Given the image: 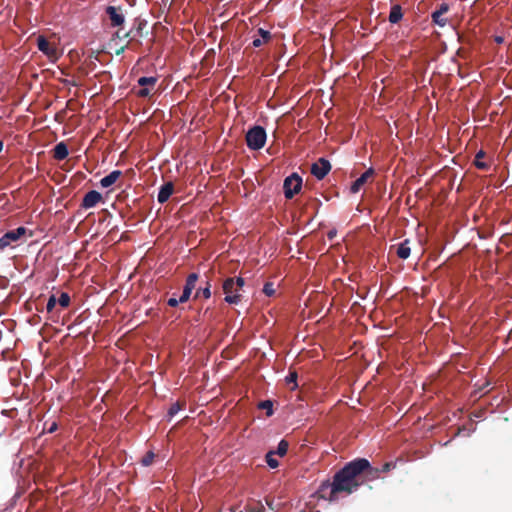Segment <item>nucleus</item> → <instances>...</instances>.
Masks as SVG:
<instances>
[{"mask_svg":"<svg viewBox=\"0 0 512 512\" xmlns=\"http://www.w3.org/2000/svg\"><path fill=\"white\" fill-rule=\"evenodd\" d=\"M199 279V275L197 273H190L187 278L184 287L193 291L196 287V283Z\"/></svg>","mask_w":512,"mask_h":512,"instance_id":"aec40b11","label":"nucleus"},{"mask_svg":"<svg viewBox=\"0 0 512 512\" xmlns=\"http://www.w3.org/2000/svg\"><path fill=\"white\" fill-rule=\"evenodd\" d=\"M155 453L152 452V451H148L144 456L143 458L141 459V463L143 466H150L153 461H154V458H155Z\"/></svg>","mask_w":512,"mask_h":512,"instance_id":"a878e982","label":"nucleus"},{"mask_svg":"<svg viewBox=\"0 0 512 512\" xmlns=\"http://www.w3.org/2000/svg\"><path fill=\"white\" fill-rule=\"evenodd\" d=\"M276 290L274 288V285L273 283L271 282H267L265 283L264 287H263V293L268 296V297H271L275 294Z\"/></svg>","mask_w":512,"mask_h":512,"instance_id":"c756f323","label":"nucleus"},{"mask_svg":"<svg viewBox=\"0 0 512 512\" xmlns=\"http://www.w3.org/2000/svg\"><path fill=\"white\" fill-rule=\"evenodd\" d=\"M3 149V142L0 140V152L2 151Z\"/></svg>","mask_w":512,"mask_h":512,"instance_id":"09e8293b","label":"nucleus"},{"mask_svg":"<svg viewBox=\"0 0 512 512\" xmlns=\"http://www.w3.org/2000/svg\"><path fill=\"white\" fill-rule=\"evenodd\" d=\"M403 17L402 8L400 5H393L389 14V21L392 24L398 23Z\"/></svg>","mask_w":512,"mask_h":512,"instance_id":"a211bd4d","label":"nucleus"},{"mask_svg":"<svg viewBox=\"0 0 512 512\" xmlns=\"http://www.w3.org/2000/svg\"><path fill=\"white\" fill-rule=\"evenodd\" d=\"M244 283H245V281L242 277H237V278L229 277V278L225 279L223 282V285H222L223 291L226 294L224 300L229 304L240 303L241 294H233L232 295V288H233V285H236L241 290L242 287L244 286Z\"/></svg>","mask_w":512,"mask_h":512,"instance_id":"20e7f679","label":"nucleus"},{"mask_svg":"<svg viewBox=\"0 0 512 512\" xmlns=\"http://www.w3.org/2000/svg\"><path fill=\"white\" fill-rule=\"evenodd\" d=\"M331 170L330 162L325 158H319L317 162L311 166V174L318 180H322Z\"/></svg>","mask_w":512,"mask_h":512,"instance_id":"423d86ee","label":"nucleus"},{"mask_svg":"<svg viewBox=\"0 0 512 512\" xmlns=\"http://www.w3.org/2000/svg\"><path fill=\"white\" fill-rule=\"evenodd\" d=\"M366 465L365 462L354 460L347 463L334 475L331 483L327 481L321 484L319 488L321 497L334 501L337 499L338 493L351 494L356 491L362 484L360 475Z\"/></svg>","mask_w":512,"mask_h":512,"instance_id":"f257e3e1","label":"nucleus"},{"mask_svg":"<svg viewBox=\"0 0 512 512\" xmlns=\"http://www.w3.org/2000/svg\"><path fill=\"white\" fill-rule=\"evenodd\" d=\"M211 284L210 281H206V286L204 288H199L195 294V297H198L200 294L205 298L208 299L211 297Z\"/></svg>","mask_w":512,"mask_h":512,"instance_id":"4be33fe9","label":"nucleus"},{"mask_svg":"<svg viewBox=\"0 0 512 512\" xmlns=\"http://www.w3.org/2000/svg\"><path fill=\"white\" fill-rule=\"evenodd\" d=\"M302 187V178L297 174L293 173L284 180L283 189L284 195L287 199H292L298 194Z\"/></svg>","mask_w":512,"mask_h":512,"instance_id":"39448f33","label":"nucleus"},{"mask_svg":"<svg viewBox=\"0 0 512 512\" xmlns=\"http://www.w3.org/2000/svg\"><path fill=\"white\" fill-rule=\"evenodd\" d=\"M137 82H138V85L141 87H148V86L153 87L157 82V78L144 76V77H140Z\"/></svg>","mask_w":512,"mask_h":512,"instance_id":"412c9836","label":"nucleus"},{"mask_svg":"<svg viewBox=\"0 0 512 512\" xmlns=\"http://www.w3.org/2000/svg\"><path fill=\"white\" fill-rule=\"evenodd\" d=\"M266 503H267V505H268L270 508H272V503H271V502H269V501L267 500V501H266Z\"/></svg>","mask_w":512,"mask_h":512,"instance_id":"8fccbe9b","label":"nucleus"},{"mask_svg":"<svg viewBox=\"0 0 512 512\" xmlns=\"http://www.w3.org/2000/svg\"><path fill=\"white\" fill-rule=\"evenodd\" d=\"M115 36H116V37H118V38H120V37H121V34H120L119 32H116V33H115Z\"/></svg>","mask_w":512,"mask_h":512,"instance_id":"3c124183","label":"nucleus"},{"mask_svg":"<svg viewBox=\"0 0 512 512\" xmlns=\"http://www.w3.org/2000/svg\"><path fill=\"white\" fill-rule=\"evenodd\" d=\"M191 293H192L191 290H189L188 288L184 287L182 295L179 297V302L180 303L187 302L189 300L190 296H191Z\"/></svg>","mask_w":512,"mask_h":512,"instance_id":"473e14b6","label":"nucleus"},{"mask_svg":"<svg viewBox=\"0 0 512 512\" xmlns=\"http://www.w3.org/2000/svg\"><path fill=\"white\" fill-rule=\"evenodd\" d=\"M409 244L410 240L405 239L397 246L396 254L400 259H407L410 256L411 248Z\"/></svg>","mask_w":512,"mask_h":512,"instance_id":"dca6fc26","label":"nucleus"},{"mask_svg":"<svg viewBox=\"0 0 512 512\" xmlns=\"http://www.w3.org/2000/svg\"><path fill=\"white\" fill-rule=\"evenodd\" d=\"M246 144L251 150H260L266 143V131L262 126L256 125L246 133Z\"/></svg>","mask_w":512,"mask_h":512,"instance_id":"7ed1b4c3","label":"nucleus"},{"mask_svg":"<svg viewBox=\"0 0 512 512\" xmlns=\"http://www.w3.org/2000/svg\"><path fill=\"white\" fill-rule=\"evenodd\" d=\"M57 41L58 38L55 34H50L48 36L39 35L36 39V45L45 56L50 61H56L58 59V49H57Z\"/></svg>","mask_w":512,"mask_h":512,"instance_id":"f03ea898","label":"nucleus"},{"mask_svg":"<svg viewBox=\"0 0 512 512\" xmlns=\"http://www.w3.org/2000/svg\"><path fill=\"white\" fill-rule=\"evenodd\" d=\"M266 462L271 468H277L279 466V462L274 458V452L271 451L266 454Z\"/></svg>","mask_w":512,"mask_h":512,"instance_id":"cd10ccee","label":"nucleus"},{"mask_svg":"<svg viewBox=\"0 0 512 512\" xmlns=\"http://www.w3.org/2000/svg\"><path fill=\"white\" fill-rule=\"evenodd\" d=\"M121 175L122 172L120 170H114L100 180V185L103 188H108L115 184Z\"/></svg>","mask_w":512,"mask_h":512,"instance_id":"2eb2a0df","label":"nucleus"},{"mask_svg":"<svg viewBox=\"0 0 512 512\" xmlns=\"http://www.w3.org/2000/svg\"><path fill=\"white\" fill-rule=\"evenodd\" d=\"M126 46H122L119 49L116 50V55H120L124 52Z\"/></svg>","mask_w":512,"mask_h":512,"instance_id":"c03bdc74","label":"nucleus"},{"mask_svg":"<svg viewBox=\"0 0 512 512\" xmlns=\"http://www.w3.org/2000/svg\"><path fill=\"white\" fill-rule=\"evenodd\" d=\"M396 467V463H393V462H386L382 465L380 469V474L381 473H387L389 471H391L392 469H394Z\"/></svg>","mask_w":512,"mask_h":512,"instance_id":"72a5a7b5","label":"nucleus"},{"mask_svg":"<svg viewBox=\"0 0 512 512\" xmlns=\"http://www.w3.org/2000/svg\"><path fill=\"white\" fill-rule=\"evenodd\" d=\"M288 447H289V444L286 440H281L279 443H278V447H277V450H276V454L279 455L280 457H283L284 455H286L287 451H288Z\"/></svg>","mask_w":512,"mask_h":512,"instance_id":"b1692460","label":"nucleus"},{"mask_svg":"<svg viewBox=\"0 0 512 512\" xmlns=\"http://www.w3.org/2000/svg\"><path fill=\"white\" fill-rule=\"evenodd\" d=\"M286 380L288 383H294V387H297V383H296V380H297V373L296 372H290L289 375L286 377Z\"/></svg>","mask_w":512,"mask_h":512,"instance_id":"4c0bfd02","label":"nucleus"},{"mask_svg":"<svg viewBox=\"0 0 512 512\" xmlns=\"http://www.w3.org/2000/svg\"><path fill=\"white\" fill-rule=\"evenodd\" d=\"M40 134H41V132H34V138H33L34 143L38 140V137Z\"/></svg>","mask_w":512,"mask_h":512,"instance_id":"a18cd8bd","label":"nucleus"},{"mask_svg":"<svg viewBox=\"0 0 512 512\" xmlns=\"http://www.w3.org/2000/svg\"><path fill=\"white\" fill-rule=\"evenodd\" d=\"M327 235H328L329 239H333L336 236V231L335 230L329 231Z\"/></svg>","mask_w":512,"mask_h":512,"instance_id":"79ce46f5","label":"nucleus"},{"mask_svg":"<svg viewBox=\"0 0 512 512\" xmlns=\"http://www.w3.org/2000/svg\"><path fill=\"white\" fill-rule=\"evenodd\" d=\"M258 33L260 34L262 38L261 40H263V42H268L271 39V33L267 30L260 28Z\"/></svg>","mask_w":512,"mask_h":512,"instance_id":"f704fd0d","label":"nucleus"},{"mask_svg":"<svg viewBox=\"0 0 512 512\" xmlns=\"http://www.w3.org/2000/svg\"><path fill=\"white\" fill-rule=\"evenodd\" d=\"M26 233V228L18 227L14 230L8 231L0 238V249H4L12 242H16Z\"/></svg>","mask_w":512,"mask_h":512,"instance_id":"6e6552de","label":"nucleus"},{"mask_svg":"<svg viewBox=\"0 0 512 512\" xmlns=\"http://www.w3.org/2000/svg\"><path fill=\"white\" fill-rule=\"evenodd\" d=\"M254 47H260L263 44V40L261 39H254L252 42Z\"/></svg>","mask_w":512,"mask_h":512,"instance_id":"ea45409f","label":"nucleus"},{"mask_svg":"<svg viewBox=\"0 0 512 512\" xmlns=\"http://www.w3.org/2000/svg\"><path fill=\"white\" fill-rule=\"evenodd\" d=\"M354 461L365 462L367 464L361 471L360 481H362V483L364 481H373L380 477V469L372 467L367 459L357 458Z\"/></svg>","mask_w":512,"mask_h":512,"instance_id":"0eeeda50","label":"nucleus"},{"mask_svg":"<svg viewBox=\"0 0 512 512\" xmlns=\"http://www.w3.org/2000/svg\"><path fill=\"white\" fill-rule=\"evenodd\" d=\"M62 308H67L70 304V296L66 292H62L59 299L57 300Z\"/></svg>","mask_w":512,"mask_h":512,"instance_id":"bb28decb","label":"nucleus"},{"mask_svg":"<svg viewBox=\"0 0 512 512\" xmlns=\"http://www.w3.org/2000/svg\"><path fill=\"white\" fill-rule=\"evenodd\" d=\"M229 511L230 512H238V508L235 506H232V507H230Z\"/></svg>","mask_w":512,"mask_h":512,"instance_id":"49530a36","label":"nucleus"},{"mask_svg":"<svg viewBox=\"0 0 512 512\" xmlns=\"http://www.w3.org/2000/svg\"><path fill=\"white\" fill-rule=\"evenodd\" d=\"M106 14L109 16L113 27L121 26L125 21V17L120 7L108 6L106 8Z\"/></svg>","mask_w":512,"mask_h":512,"instance_id":"1a4fd4ad","label":"nucleus"},{"mask_svg":"<svg viewBox=\"0 0 512 512\" xmlns=\"http://www.w3.org/2000/svg\"><path fill=\"white\" fill-rule=\"evenodd\" d=\"M40 422H41V420L38 421V423H37V425L35 427V430H39L40 429Z\"/></svg>","mask_w":512,"mask_h":512,"instance_id":"de8ad7c7","label":"nucleus"},{"mask_svg":"<svg viewBox=\"0 0 512 512\" xmlns=\"http://www.w3.org/2000/svg\"><path fill=\"white\" fill-rule=\"evenodd\" d=\"M449 11V5L447 3H441L437 10H435L432 15V21L439 25L440 27H444L447 23V19L443 17Z\"/></svg>","mask_w":512,"mask_h":512,"instance_id":"9b49d317","label":"nucleus"},{"mask_svg":"<svg viewBox=\"0 0 512 512\" xmlns=\"http://www.w3.org/2000/svg\"><path fill=\"white\" fill-rule=\"evenodd\" d=\"M240 289L236 286V285H233V288H232V295L233 294H240L239 293Z\"/></svg>","mask_w":512,"mask_h":512,"instance_id":"37998d69","label":"nucleus"},{"mask_svg":"<svg viewBox=\"0 0 512 512\" xmlns=\"http://www.w3.org/2000/svg\"><path fill=\"white\" fill-rule=\"evenodd\" d=\"M495 42H497L498 44H501L504 42V38L502 36H495L494 38Z\"/></svg>","mask_w":512,"mask_h":512,"instance_id":"a19ab883","label":"nucleus"},{"mask_svg":"<svg viewBox=\"0 0 512 512\" xmlns=\"http://www.w3.org/2000/svg\"><path fill=\"white\" fill-rule=\"evenodd\" d=\"M239 512H265V508L260 502H258L253 505H247L244 511Z\"/></svg>","mask_w":512,"mask_h":512,"instance_id":"393cba45","label":"nucleus"},{"mask_svg":"<svg viewBox=\"0 0 512 512\" xmlns=\"http://www.w3.org/2000/svg\"><path fill=\"white\" fill-rule=\"evenodd\" d=\"M485 156V152L483 150H480L476 156H475V160H474V165L480 169V170H488L489 168V165L488 163L486 162H483L481 158H483Z\"/></svg>","mask_w":512,"mask_h":512,"instance_id":"6ab92c4d","label":"nucleus"},{"mask_svg":"<svg viewBox=\"0 0 512 512\" xmlns=\"http://www.w3.org/2000/svg\"><path fill=\"white\" fill-rule=\"evenodd\" d=\"M44 276H42V271L39 270L38 267H34V276H37L36 283H41L43 286L46 281H53L54 279V267L51 266L49 269L44 268Z\"/></svg>","mask_w":512,"mask_h":512,"instance_id":"4468645a","label":"nucleus"},{"mask_svg":"<svg viewBox=\"0 0 512 512\" xmlns=\"http://www.w3.org/2000/svg\"><path fill=\"white\" fill-rule=\"evenodd\" d=\"M179 303V299H176L175 297H171L167 301V304L171 307H176Z\"/></svg>","mask_w":512,"mask_h":512,"instance_id":"58836bf2","label":"nucleus"},{"mask_svg":"<svg viewBox=\"0 0 512 512\" xmlns=\"http://www.w3.org/2000/svg\"><path fill=\"white\" fill-rule=\"evenodd\" d=\"M57 303V299L55 295L51 294L48 298L47 304H46V310L47 312H51L53 308L55 307Z\"/></svg>","mask_w":512,"mask_h":512,"instance_id":"2f4dec72","label":"nucleus"},{"mask_svg":"<svg viewBox=\"0 0 512 512\" xmlns=\"http://www.w3.org/2000/svg\"><path fill=\"white\" fill-rule=\"evenodd\" d=\"M183 407V404L176 402L171 405V407L168 410L169 417L175 416Z\"/></svg>","mask_w":512,"mask_h":512,"instance_id":"7c9ffc66","label":"nucleus"},{"mask_svg":"<svg viewBox=\"0 0 512 512\" xmlns=\"http://www.w3.org/2000/svg\"><path fill=\"white\" fill-rule=\"evenodd\" d=\"M103 199L102 195L96 191L91 190L85 194L82 199L81 207L84 209H90L95 207Z\"/></svg>","mask_w":512,"mask_h":512,"instance_id":"9d476101","label":"nucleus"},{"mask_svg":"<svg viewBox=\"0 0 512 512\" xmlns=\"http://www.w3.org/2000/svg\"><path fill=\"white\" fill-rule=\"evenodd\" d=\"M150 89L148 87H142L137 91V96L141 98L148 97L150 95Z\"/></svg>","mask_w":512,"mask_h":512,"instance_id":"c9c22d12","label":"nucleus"},{"mask_svg":"<svg viewBox=\"0 0 512 512\" xmlns=\"http://www.w3.org/2000/svg\"><path fill=\"white\" fill-rule=\"evenodd\" d=\"M258 408L262 410H266L267 416H271L273 414V403L270 400L261 401L258 404Z\"/></svg>","mask_w":512,"mask_h":512,"instance_id":"5701e85b","label":"nucleus"},{"mask_svg":"<svg viewBox=\"0 0 512 512\" xmlns=\"http://www.w3.org/2000/svg\"><path fill=\"white\" fill-rule=\"evenodd\" d=\"M174 192V185L172 182H166L163 184L158 192L157 200L159 203H165Z\"/></svg>","mask_w":512,"mask_h":512,"instance_id":"ddd939ff","label":"nucleus"},{"mask_svg":"<svg viewBox=\"0 0 512 512\" xmlns=\"http://www.w3.org/2000/svg\"><path fill=\"white\" fill-rule=\"evenodd\" d=\"M68 153V147L64 142L58 143L53 149V157L59 161L64 160Z\"/></svg>","mask_w":512,"mask_h":512,"instance_id":"f3484780","label":"nucleus"},{"mask_svg":"<svg viewBox=\"0 0 512 512\" xmlns=\"http://www.w3.org/2000/svg\"><path fill=\"white\" fill-rule=\"evenodd\" d=\"M128 36H129V33H125L123 37L126 38Z\"/></svg>","mask_w":512,"mask_h":512,"instance_id":"603ef678","label":"nucleus"},{"mask_svg":"<svg viewBox=\"0 0 512 512\" xmlns=\"http://www.w3.org/2000/svg\"><path fill=\"white\" fill-rule=\"evenodd\" d=\"M46 422L42 424L40 434H43L45 432L53 433L57 429V423L55 421H52L49 424V427H46Z\"/></svg>","mask_w":512,"mask_h":512,"instance_id":"c85d7f7f","label":"nucleus"},{"mask_svg":"<svg viewBox=\"0 0 512 512\" xmlns=\"http://www.w3.org/2000/svg\"><path fill=\"white\" fill-rule=\"evenodd\" d=\"M374 175V169L369 168L365 171L359 178H357L353 184L351 185L350 191L352 193H357L360 189L370 180Z\"/></svg>","mask_w":512,"mask_h":512,"instance_id":"f8f14e48","label":"nucleus"},{"mask_svg":"<svg viewBox=\"0 0 512 512\" xmlns=\"http://www.w3.org/2000/svg\"><path fill=\"white\" fill-rule=\"evenodd\" d=\"M42 294L37 298L34 299V307L37 311L42 312L44 310L43 302L41 301Z\"/></svg>","mask_w":512,"mask_h":512,"instance_id":"e433bc0d","label":"nucleus"}]
</instances>
